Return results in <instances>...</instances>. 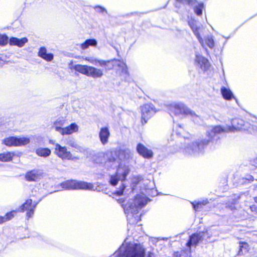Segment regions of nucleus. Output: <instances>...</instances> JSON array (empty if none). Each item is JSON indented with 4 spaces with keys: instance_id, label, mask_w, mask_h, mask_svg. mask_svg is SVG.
<instances>
[{
    "instance_id": "9",
    "label": "nucleus",
    "mask_w": 257,
    "mask_h": 257,
    "mask_svg": "<svg viewBox=\"0 0 257 257\" xmlns=\"http://www.w3.org/2000/svg\"><path fill=\"white\" fill-rule=\"evenodd\" d=\"M231 123L230 126L228 125L229 132L246 130L250 133H252V131L248 127L249 124L247 122H245L241 118H234L231 120Z\"/></svg>"
},
{
    "instance_id": "33",
    "label": "nucleus",
    "mask_w": 257,
    "mask_h": 257,
    "mask_svg": "<svg viewBox=\"0 0 257 257\" xmlns=\"http://www.w3.org/2000/svg\"><path fill=\"white\" fill-rule=\"evenodd\" d=\"M116 64L119 68L118 70H121L122 74H126L127 73V68L126 64L121 61H116Z\"/></svg>"
},
{
    "instance_id": "28",
    "label": "nucleus",
    "mask_w": 257,
    "mask_h": 257,
    "mask_svg": "<svg viewBox=\"0 0 257 257\" xmlns=\"http://www.w3.org/2000/svg\"><path fill=\"white\" fill-rule=\"evenodd\" d=\"M36 155L41 157L47 158L51 154V151L48 148L39 147L35 150Z\"/></svg>"
},
{
    "instance_id": "8",
    "label": "nucleus",
    "mask_w": 257,
    "mask_h": 257,
    "mask_svg": "<svg viewBox=\"0 0 257 257\" xmlns=\"http://www.w3.org/2000/svg\"><path fill=\"white\" fill-rule=\"evenodd\" d=\"M62 188L67 190L82 189L94 190V186L92 183L84 181L76 180H67L61 184Z\"/></svg>"
},
{
    "instance_id": "41",
    "label": "nucleus",
    "mask_w": 257,
    "mask_h": 257,
    "mask_svg": "<svg viewBox=\"0 0 257 257\" xmlns=\"http://www.w3.org/2000/svg\"><path fill=\"white\" fill-rule=\"evenodd\" d=\"M147 257H154V255L152 253H150Z\"/></svg>"
},
{
    "instance_id": "6",
    "label": "nucleus",
    "mask_w": 257,
    "mask_h": 257,
    "mask_svg": "<svg viewBox=\"0 0 257 257\" xmlns=\"http://www.w3.org/2000/svg\"><path fill=\"white\" fill-rule=\"evenodd\" d=\"M115 153L107 151L105 153H99L92 157V161L97 164H103L106 168H115L118 164V160L114 157Z\"/></svg>"
},
{
    "instance_id": "18",
    "label": "nucleus",
    "mask_w": 257,
    "mask_h": 257,
    "mask_svg": "<svg viewBox=\"0 0 257 257\" xmlns=\"http://www.w3.org/2000/svg\"><path fill=\"white\" fill-rule=\"evenodd\" d=\"M42 175V173L40 170H33L26 174L25 178L28 181H37L41 178Z\"/></svg>"
},
{
    "instance_id": "44",
    "label": "nucleus",
    "mask_w": 257,
    "mask_h": 257,
    "mask_svg": "<svg viewBox=\"0 0 257 257\" xmlns=\"http://www.w3.org/2000/svg\"><path fill=\"white\" fill-rule=\"evenodd\" d=\"M224 44H225V43H223L222 44V47H223V46L224 45Z\"/></svg>"
},
{
    "instance_id": "31",
    "label": "nucleus",
    "mask_w": 257,
    "mask_h": 257,
    "mask_svg": "<svg viewBox=\"0 0 257 257\" xmlns=\"http://www.w3.org/2000/svg\"><path fill=\"white\" fill-rule=\"evenodd\" d=\"M207 203L208 200L207 199L203 200L201 201H195L191 202L193 207L196 211H200L201 209L202 208L203 206L206 205Z\"/></svg>"
},
{
    "instance_id": "36",
    "label": "nucleus",
    "mask_w": 257,
    "mask_h": 257,
    "mask_svg": "<svg viewBox=\"0 0 257 257\" xmlns=\"http://www.w3.org/2000/svg\"><path fill=\"white\" fill-rule=\"evenodd\" d=\"M94 9L97 12L99 13H103V12H106V10L104 8L99 6H96Z\"/></svg>"
},
{
    "instance_id": "43",
    "label": "nucleus",
    "mask_w": 257,
    "mask_h": 257,
    "mask_svg": "<svg viewBox=\"0 0 257 257\" xmlns=\"http://www.w3.org/2000/svg\"><path fill=\"white\" fill-rule=\"evenodd\" d=\"M254 201L257 203V197L254 198Z\"/></svg>"
},
{
    "instance_id": "17",
    "label": "nucleus",
    "mask_w": 257,
    "mask_h": 257,
    "mask_svg": "<svg viewBox=\"0 0 257 257\" xmlns=\"http://www.w3.org/2000/svg\"><path fill=\"white\" fill-rule=\"evenodd\" d=\"M66 122L67 120L65 117H59L53 121L52 128L61 134L64 128L63 126L66 123Z\"/></svg>"
},
{
    "instance_id": "42",
    "label": "nucleus",
    "mask_w": 257,
    "mask_h": 257,
    "mask_svg": "<svg viewBox=\"0 0 257 257\" xmlns=\"http://www.w3.org/2000/svg\"><path fill=\"white\" fill-rule=\"evenodd\" d=\"M178 151V149H175V150L172 151V153H174V152H177Z\"/></svg>"
},
{
    "instance_id": "10",
    "label": "nucleus",
    "mask_w": 257,
    "mask_h": 257,
    "mask_svg": "<svg viewBox=\"0 0 257 257\" xmlns=\"http://www.w3.org/2000/svg\"><path fill=\"white\" fill-rule=\"evenodd\" d=\"M142 123H146L156 112V110L152 104H145L141 107Z\"/></svg>"
},
{
    "instance_id": "4",
    "label": "nucleus",
    "mask_w": 257,
    "mask_h": 257,
    "mask_svg": "<svg viewBox=\"0 0 257 257\" xmlns=\"http://www.w3.org/2000/svg\"><path fill=\"white\" fill-rule=\"evenodd\" d=\"M126 239L114 254L117 257H144L145 249L140 244L128 242Z\"/></svg>"
},
{
    "instance_id": "12",
    "label": "nucleus",
    "mask_w": 257,
    "mask_h": 257,
    "mask_svg": "<svg viewBox=\"0 0 257 257\" xmlns=\"http://www.w3.org/2000/svg\"><path fill=\"white\" fill-rule=\"evenodd\" d=\"M55 154L62 160H73L72 154L67 150L66 147H63L59 144L55 145Z\"/></svg>"
},
{
    "instance_id": "20",
    "label": "nucleus",
    "mask_w": 257,
    "mask_h": 257,
    "mask_svg": "<svg viewBox=\"0 0 257 257\" xmlns=\"http://www.w3.org/2000/svg\"><path fill=\"white\" fill-rule=\"evenodd\" d=\"M103 75V69L88 66L87 76L93 78H101Z\"/></svg>"
},
{
    "instance_id": "3",
    "label": "nucleus",
    "mask_w": 257,
    "mask_h": 257,
    "mask_svg": "<svg viewBox=\"0 0 257 257\" xmlns=\"http://www.w3.org/2000/svg\"><path fill=\"white\" fill-rule=\"evenodd\" d=\"M147 198L143 194L137 195L134 199L130 200L125 204H122L124 211L130 224H136L140 220L139 210L147 203Z\"/></svg>"
},
{
    "instance_id": "26",
    "label": "nucleus",
    "mask_w": 257,
    "mask_h": 257,
    "mask_svg": "<svg viewBox=\"0 0 257 257\" xmlns=\"http://www.w3.org/2000/svg\"><path fill=\"white\" fill-rule=\"evenodd\" d=\"M28 40L27 38L19 39L16 37H12L9 40V44L11 46H16L19 47H23Z\"/></svg>"
},
{
    "instance_id": "13",
    "label": "nucleus",
    "mask_w": 257,
    "mask_h": 257,
    "mask_svg": "<svg viewBox=\"0 0 257 257\" xmlns=\"http://www.w3.org/2000/svg\"><path fill=\"white\" fill-rule=\"evenodd\" d=\"M84 59L92 64H98L101 67H104L105 71L111 69L114 65L113 60H98L93 57H85Z\"/></svg>"
},
{
    "instance_id": "38",
    "label": "nucleus",
    "mask_w": 257,
    "mask_h": 257,
    "mask_svg": "<svg viewBox=\"0 0 257 257\" xmlns=\"http://www.w3.org/2000/svg\"><path fill=\"white\" fill-rule=\"evenodd\" d=\"M250 210H251V211H252V212H255L257 210V207L255 206V205L251 206L250 207Z\"/></svg>"
},
{
    "instance_id": "39",
    "label": "nucleus",
    "mask_w": 257,
    "mask_h": 257,
    "mask_svg": "<svg viewBox=\"0 0 257 257\" xmlns=\"http://www.w3.org/2000/svg\"><path fill=\"white\" fill-rule=\"evenodd\" d=\"M69 145L73 147V148H77L78 145L74 142H72V143H69Z\"/></svg>"
},
{
    "instance_id": "25",
    "label": "nucleus",
    "mask_w": 257,
    "mask_h": 257,
    "mask_svg": "<svg viewBox=\"0 0 257 257\" xmlns=\"http://www.w3.org/2000/svg\"><path fill=\"white\" fill-rule=\"evenodd\" d=\"M78 130V125L76 123H72L67 126L64 127L61 135L63 136L71 135L77 132Z\"/></svg>"
},
{
    "instance_id": "14",
    "label": "nucleus",
    "mask_w": 257,
    "mask_h": 257,
    "mask_svg": "<svg viewBox=\"0 0 257 257\" xmlns=\"http://www.w3.org/2000/svg\"><path fill=\"white\" fill-rule=\"evenodd\" d=\"M37 204V202L34 201L33 202L31 199H29L21 206L20 211H24L27 210V217L29 219L33 216Z\"/></svg>"
},
{
    "instance_id": "40",
    "label": "nucleus",
    "mask_w": 257,
    "mask_h": 257,
    "mask_svg": "<svg viewBox=\"0 0 257 257\" xmlns=\"http://www.w3.org/2000/svg\"><path fill=\"white\" fill-rule=\"evenodd\" d=\"M252 164L253 166L257 167V158L254 159L252 162Z\"/></svg>"
},
{
    "instance_id": "34",
    "label": "nucleus",
    "mask_w": 257,
    "mask_h": 257,
    "mask_svg": "<svg viewBox=\"0 0 257 257\" xmlns=\"http://www.w3.org/2000/svg\"><path fill=\"white\" fill-rule=\"evenodd\" d=\"M9 42L8 36L4 34H0V45H6Z\"/></svg>"
},
{
    "instance_id": "37",
    "label": "nucleus",
    "mask_w": 257,
    "mask_h": 257,
    "mask_svg": "<svg viewBox=\"0 0 257 257\" xmlns=\"http://www.w3.org/2000/svg\"><path fill=\"white\" fill-rule=\"evenodd\" d=\"M7 221L6 216H0V224Z\"/></svg>"
},
{
    "instance_id": "1",
    "label": "nucleus",
    "mask_w": 257,
    "mask_h": 257,
    "mask_svg": "<svg viewBox=\"0 0 257 257\" xmlns=\"http://www.w3.org/2000/svg\"><path fill=\"white\" fill-rule=\"evenodd\" d=\"M228 128L227 125L210 126L206 132L207 139L201 138L196 142H191L189 139H185L184 140L185 146L184 147H182L181 149L185 153L191 155L202 154L214 136L222 133L229 132Z\"/></svg>"
},
{
    "instance_id": "19",
    "label": "nucleus",
    "mask_w": 257,
    "mask_h": 257,
    "mask_svg": "<svg viewBox=\"0 0 257 257\" xmlns=\"http://www.w3.org/2000/svg\"><path fill=\"white\" fill-rule=\"evenodd\" d=\"M21 153H16L14 152H7L0 154V161L2 162H10L15 157L20 158Z\"/></svg>"
},
{
    "instance_id": "16",
    "label": "nucleus",
    "mask_w": 257,
    "mask_h": 257,
    "mask_svg": "<svg viewBox=\"0 0 257 257\" xmlns=\"http://www.w3.org/2000/svg\"><path fill=\"white\" fill-rule=\"evenodd\" d=\"M195 64L203 71L208 70L210 66L208 60L202 55L199 54L196 55Z\"/></svg>"
},
{
    "instance_id": "29",
    "label": "nucleus",
    "mask_w": 257,
    "mask_h": 257,
    "mask_svg": "<svg viewBox=\"0 0 257 257\" xmlns=\"http://www.w3.org/2000/svg\"><path fill=\"white\" fill-rule=\"evenodd\" d=\"M88 66L87 65H83L81 64H75L72 65L70 67L71 69H73L76 71H77L82 74L85 75L87 76V71H88Z\"/></svg>"
},
{
    "instance_id": "22",
    "label": "nucleus",
    "mask_w": 257,
    "mask_h": 257,
    "mask_svg": "<svg viewBox=\"0 0 257 257\" xmlns=\"http://www.w3.org/2000/svg\"><path fill=\"white\" fill-rule=\"evenodd\" d=\"M38 56L48 62L52 61L54 58L53 54L52 53H48L46 48L44 47L40 48L38 53Z\"/></svg>"
},
{
    "instance_id": "30",
    "label": "nucleus",
    "mask_w": 257,
    "mask_h": 257,
    "mask_svg": "<svg viewBox=\"0 0 257 257\" xmlns=\"http://www.w3.org/2000/svg\"><path fill=\"white\" fill-rule=\"evenodd\" d=\"M221 93L223 97L226 100L231 99L233 96V94L229 88L225 87H222L221 88Z\"/></svg>"
},
{
    "instance_id": "21",
    "label": "nucleus",
    "mask_w": 257,
    "mask_h": 257,
    "mask_svg": "<svg viewBox=\"0 0 257 257\" xmlns=\"http://www.w3.org/2000/svg\"><path fill=\"white\" fill-rule=\"evenodd\" d=\"M137 151L140 155H142L144 158H150L153 157V152L141 144H139L137 145Z\"/></svg>"
},
{
    "instance_id": "24",
    "label": "nucleus",
    "mask_w": 257,
    "mask_h": 257,
    "mask_svg": "<svg viewBox=\"0 0 257 257\" xmlns=\"http://www.w3.org/2000/svg\"><path fill=\"white\" fill-rule=\"evenodd\" d=\"M110 136V132L107 127H102L99 133V137L101 143L103 145H105L108 143V138Z\"/></svg>"
},
{
    "instance_id": "5",
    "label": "nucleus",
    "mask_w": 257,
    "mask_h": 257,
    "mask_svg": "<svg viewBox=\"0 0 257 257\" xmlns=\"http://www.w3.org/2000/svg\"><path fill=\"white\" fill-rule=\"evenodd\" d=\"M188 23L199 42L206 51H207V48L212 49L215 47V43L213 36L208 35L204 36L203 38L201 37V33L204 30L202 26L198 24L195 20L190 21Z\"/></svg>"
},
{
    "instance_id": "15",
    "label": "nucleus",
    "mask_w": 257,
    "mask_h": 257,
    "mask_svg": "<svg viewBox=\"0 0 257 257\" xmlns=\"http://www.w3.org/2000/svg\"><path fill=\"white\" fill-rule=\"evenodd\" d=\"M208 234L207 231L192 234L190 236L189 240L186 244L187 246L189 247H190L191 246H195L201 238L203 239Z\"/></svg>"
},
{
    "instance_id": "27",
    "label": "nucleus",
    "mask_w": 257,
    "mask_h": 257,
    "mask_svg": "<svg viewBox=\"0 0 257 257\" xmlns=\"http://www.w3.org/2000/svg\"><path fill=\"white\" fill-rule=\"evenodd\" d=\"M250 249L249 245L245 242H240L239 245V250L237 251V253H233L234 257L239 256L243 255H245L248 253Z\"/></svg>"
},
{
    "instance_id": "2",
    "label": "nucleus",
    "mask_w": 257,
    "mask_h": 257,
    "mask_svg": "<svg viewBox=\"0 0 257 257\" xmlns=\"http://www.w3.org/2000/svg\"><path fill=\"white\" fill-rule=\"evenodd\" d=\"M112 151L116 153L114 157L118 160V162L119 160H128L133 157L132 151L127 148H119L116 151ZM117 167L118 168L116 174L111 176L109 182L111 185L115 186L119 181H121L122 183L121 187L114 193L115 194L120 196L123 194L125 187L123 182L125 180L126 176L129 173L130 169L127 166L124 165L122 166L121 164H119V162H118Z\"/></svg>"
},
{
    "instance_id": "11",
    "label": "nucleus",
    "mask_w": 257,
    "mask_h": 257,
    "mask_svg": "<svg viewBox=\"0 0 257 257\" xmlns=\"http://www.w3.org/2000/svg\"><path fill=\"white\" fill-rule=\"evenodd\" d=\"M3 143L8 146H21L29 144L30 139L24 137L21 138L11 137L4 139Z\"/></svg>"
},
{
    "instance_id": "32",
    "label": "nucleus",
    "mask_w": 257,
    "mask_h": 257,
    "mask_svg": "<svg viewBox=\"0 0 257 257\" xmlns=\"http://www.w3.org/2000/svg\"><path fill=\"white\" fill-rule=\"evenodd\" d=\"M97 43L95 39H87L81 44V48L84 50L88 48L89 46H96Z\"/></svg>"
},
{
    "instance_id": "23",
    "label": "nucleus",
    "mask_w": 257,
    "mask_h": 257,
    "mask_svg": "<svg viewBox=\"0 0 257 257\" xmlns=\"http://www.w3.org/2000/svg\"><path fill=\"white\" fill-rule=\"evenodd\" d=\"M188 5L193 7L194 12L198 16L202 14V10L204 8V5L202 3H198L195 0H187Z\"/></svg>"
},
{
    "instance_id": "35",
    "label": "nucleus",
    "mask_w": 257,
    "mask_h": 257,
    "mask_svg": "<svg viewBox=\"0 0 257 257\" xmlns=\"http://www.w3.org/2000/svg\"><path fill=\"white\" fill-rule=\"evenodd\" d=\"M16 211H12L6 214V217L7 219V221L13 218L16 214Z\"/></svg>"
},
{
    "instance_id": "7",
    "label": "nucleus",
    "mask_w": 257,
    "mask_h": 257,
    "mask_svg": "<svg viewBox=\"0 0 257 257\" xmlns=\"http://www.w3.org/2000/svg\"><path fill=\"white\" fill-rule=\"evenodd\" d=\"M168 110L171 115H175L179 117L183 115H190L193 118H198V116L194 112L190 109L182 102H173L167 106Z\"/></svg>"
},
{
    "instance_id": "45",
    "label": "nucleus",
    "mask_w": 257,
    "mask_h": 257,
    "mask_svg": "<svg viewBox=\"0 0 257 257\" xmlns=\"http://www.w3.org/2000/svg\"><path fill=\"white\" fill-rule=\"evenodd\" d=\"M72 65H73V64H72L71 65L69 64L70 67L72 66Z\"/></svg>"
}]
</instances>
